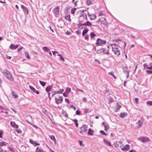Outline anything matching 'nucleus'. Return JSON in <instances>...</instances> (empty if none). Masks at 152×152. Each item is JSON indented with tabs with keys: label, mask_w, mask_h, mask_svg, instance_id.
<instances>
[{
	"label": "nucleus",
	"mask_w": 152,
	"mask_h": 152,
	"mask_svg": "<svg viewBox=\"0 0 152 152\" xmlns=\"http://www.w3.org/2000/svg\"><path fill=\"white\" fill-rule=\"evenodd\" d=\"M88 14V11L86 10H82L81 15L78 18L79 22L81 23L87 19V14Z\"/></svg>",
	"instance_id": "obj_1"
},
{
	"label": "nucleus",
	"mask_w": 152,
	"mask_h": 152,
	"mask_svg": "<svg viewBox=\"0 0 152 152\" xmlns=\"http://www.w3.org/2000/svg\"><path fill=\"white\" fill-rule=\"evenodd\" d=\"M87 126L83 124L82 126L79 128L78 129L80 133L83 136H84L86 134V132L87 131Z\"/></svg>",
	"instance_id": "obj_2"
},
{
	"label": "nucleus",
	"mask_w": 152,
	"mask_h": 152,
	"mask_svg": "<svg viewBox=\"0 0 152 152\" xmlns=\"http://www.w3.org/2000/svg\"><path fill=\"white\" fill-rule=\"evenodd\" d=\"M3 72L7 78L11 81H14V79L12 76V74L10 72L5 69L4 70Z\"/></svg>",
	"instance_id": "obj_3"
},
{
	"label": "nucleus",
	"mask_w": 152,
	"mask_h": 152,
	"mask_svg": "<svg viewBox=\"0 0 152 152\" xmlns=\"http://www.w3.org/2000/svg\"><path fill=\"white\" fill-rule=\"evenodd\" d=\"M95 49L96 53L98 54L103 53L105 54H109V50L108 49L102 48L98 50H96L95 48Z\"/></svg>",
	"instance_id": "obj_4"
},
{
	"label": "nucleus",
	"mask_w": 152,
	"mask_h": 152,
	"mask_svg": "<svg viewBox=\"0 0 152 152\" xmlns=\"http://www.w3.org/2000/svg\"><path fill=\"white\" fill-rule=\"evenodd\" d=\"M106 43V41L105 40L98 38L97 39L96 44L97 46H102Z\"/></svg>",
	"instance_id": "obj_5"
},
{
	"label": "nucleus",
	"mask_w": 152,
	"mask_h": 152,
	"mask_svg": "<svg viewBox=\"0 0 152 152\" xmlns=\"http://www.w3.org/2000/svg\"><path fill=\"white\" fill-rule=\"evenodd\" d=\"M60 7L59 6H57L53 10V12L55 17H58Z\"/></svg>",
	"instance_id": "obj_6"
},
{
	"label": "nucleus",
	"mask_w": 152,
	"mask_h": 152,
	"mask_svg": "<svg viewBox=\"0 0 152 152\" xmlns=\"http://www.w3.org/2000/svg\"><path fill=\"white\" fill-rule=\"evenodd\" d=\"M55 100L56 101V103L57 104L61 103L63 101V96H58L57 97H55Z\"/></svg>",
	"instance_id": "obj_7"
},
{
	"label": "nucleus",
	"mask_w": 152,
	"mask_h": 152,
	"mask_svg": "<svg viewBox=\"0 0 152 152\" xmlns=\"http://www.w3.org/2000/svg\"><path fill=\"white\" fill-rule=\"evenodd\" d=\"M138 140L143 142H146L149 141V139L147 137H142L138 138Z\"/></svg>",
	"instance_id": "obj_8"
},
{
	"label": "nucleus",
	"mask_w": 152,
	"mask_h": 152,
	"mask_svg": "<svg viewBox=\"0 0 152 152\" xmlns=\"http://www.w3.org/2000/svg\"><path fill=\"white\" fill-rule=\"evenodd\" d=\"M112 51L116 55L119 56L120 54L119 50H118V48H112Z\"/></svg>",
	"instance_id": "obj_9"
},
{
	"label": "nucleus",
	"mask_w": 152,
	"mask_h": 152,
	"mask_svg": "<svg viewBox=\"0 0 152 152\" xmlns=\"http://www.w3.org/2000/svg\"><path fill=\"white\" fill-rule=\"evenodd\" d=\"M150 66H149L148 65L146 64H143V66L144 69H147L150 70H152V62L150 64Z\"/></svg>",
	"instance_id": "obj_10"
},
{
	"label": "nucleus",
	"mask_w": 152,
	"mask_h": 152,
	"mask_svg": "<svg viewBox=\"0 0 152 152\" xmlns=\"http://www.w3.org/2000/svg\"><path fill=\"white\" fill-rule=\"evenodd\" d=\"M121 150L122 151H128L129 150L130 148V146L128 144L126 145L125 146L122 147V146H120Z\"/></svg>",
	"instance_id": "obj_11"
},
{
	"label": "nucleus",
	"mask_w": 152,
	"mask_h": 152,
	"mask_svg": "<svg viewBox=\"0 0 152 152\" xmlns=\"http://www.w3.org/2000/svg\"><path fill=\"white\" fill-rule=\"evenodd\" d=\"M21 8H22L23 11L25 14H28V10L27 7L23 5H21Z\"/></svg>",
	"instance_id": "obj_12"
},
{
	"label": "nucleus",
	"mask_w": 152,
	"mask_h": 152,
	"mask_svg": "<svg viewBox=\"0 0 152 152\" xmlns=\"http://www.w3.org/2000/svg\"><path fill=\"white\" fill-rule=\"evenodd\" d=\"M143 122L139 120L136 122V124L137 125L136 128L137 129L140 128L142 125Z\"/></svg>",
	"instance_id": "obj_13"
},
{
	"label": "nucleus",
	"mask_w": 152,
	"mask_h": 152,
	"mask_svg": "<svg viewBox=\"0 0 152 152\" xmlns=\"http://www.w3.org/2000/svg\"><path fill=\"white\" fill-rule=\"evenodd\" d=\"M18 47V45H15L14 44H11L10 47V48L12 50H15Z\"/></svg>",
	"instance_id": "obj_14"
},
{
	"label": "nucleus",
	"mask_w": 152,
	"mask_h": 152,
	"mask_svg": "<svg viewBox=\"0 0 152 152\" xmlns=\"http://www.w3.org/2000/svg\"><path fill=\"white\" fill-rule=\"evenodd\" d=\"M87 14H88V16L90 17V20H94L96 17L94 14L90 15L88 13Z\"/></svg>",
	"instance_id": "obj_15"
},
{
	"label": "nucleus",
	"mask_w": 152,
	"mask_h": 152,
	"mask_svg": "<svg viewBox=\"0 0 152 152\" xmlns=\"http://www.w3.org/2000/svg\"><path fill=\"white\" fill-rule=\"evenodd\" d=\"M103 141L104 142L105 144L108 146H111L112 145L110 142V141H108L107 140L105 139H104L103 140Z\"/></svg>",
	"instance_id": "obj_16"
},
{
	"label": "nucleus",
	"mask_w": 152,
	"mask_h": 152,
	"mask_svg": "<svg viewBox=\"0 0 152 152\" xmlns=\"http://www.w3.org/2000/svg\"><path fill=\"white\" fill-rule=\"evenodd\" d=\"M80 25L82 26H91L92 25L91 23L89 21H87L83 23H80Z\"/></svg>",
	"instance_id": "obj_17"
},
{
	"label": "nucleus",
	"mask_w": 152,
	"mask_h": 152,
	"mask_svg": "<svg viewBox=\"0 0 152 152\" xmlns=\"http://www.w3.org/2000/svg\"><path fill=\"white\" fill-rule=\"evenodd\" d=\"M10 125L12 127L15 128H18V125L16 124L14 122H10Z\"/></svg>",
	"instance_id": "obj_18"
},
{
	"label": "nucleus",
	"mask_w": 152,
	"mask_h": 152,
	"mask_svg": "<svg viewBox=\"0 0 152 152\" xmlns=\"http://www.w3.org/2000/svg\"><path fill=\"white\" fill-rule=\"evenodd\" d=\"M53 87V85H52L51 86H49L45 88V90L46 92H49L50 91L51 89H52Z\"/></svg>",
	"instance_id": "obj_19"
},
{
	"label": "nucleus",
	"mask_w": 152,
	"mask_h": 152,
	"mask_svg": "<svg viewBox=\"0 0 152 152\" xmlns=\"http://www.w3.org/2000/svg\"><path fill=\"white\" fill-rule=\"evenodd\" d=\"M8 143L5 141H3L0 142V149H1V146H6Z\"/></svg>",
	"instance_id": "obj_20"
},
{
	"label": "nucleus",
	"mask_w": 152,
	"mask_h": 152,
	"mask_svg": "<svg viewBox=\"0 0 152 152\" xmlns=\"http://www.w3.org/2000/svg\"><path fill=\"white\" fill-rule=\"evenodd\" d=\"M94 131L90 128L89 129L88 132V134L90 135H93Z\"/></svg>",
	"instance_id": "obj_21"
},
{
	"label": "nucleus",
	"mask_w": 152,
	"mask_h": 152,
	"mask_svg": "<svg viewBox=\"0 0 152 152\" xmlns=\"http://www.w3.org/2000/svg\"><path fill=\"white\" fill-rule=\"evenodd\" d=\"M90 36L91 39H94V37H96V35L94 32H92L90 33Z\"/></svg>",
	"instance_id": "obj_22"
},
{
	"label": "nucleus",
	"mask_w": 152,
	"mask_h": 152,
	"mask_svg": "<svg viewBox=\"0 0 152 152\" xmlns=\"http://www.w3.org/2000/svg\"><path fill=\"white\" fill-rule=\"evenodd\" d=\"M49 137L53 141V142L55 143H56V140L54 135H50Z\"/></svg>",
	"instance_id": "obj_23"
},
{
	"label": "nucleus",
	"mask_w": 152,
	"mask_h": 152,
	"mask_svg": "<svg viewBox=\"0 0 152 152\" xmlns=\"http://www.w3.org/2000/svg\"><path fill=\"white\" fill-rule=\"evenodd\" d=\"M36 152H43V151L41 149V147H37L36 150Z\"/></svg>",
	"instance_id": "obj_24"
},
{
	"label": "nucleus",
	"mask_w": 152,
	"mask_h": 152,
	"mask_svg": "<svg viewBox=\"0 0 152 152\" xmlns=\"http://www.w3.org/2000/svg\"><path fill=\"white\" fill-rule=\"evenodd\" d=\"M127 113H126L124 112L123 113H121L120 115V117L124 118L125 116H127Z\"/></svg>",
	"instance_id": "obj_25"
},
{
	"label": "nucleus",
	"mask_w": 152,
	"mask_h": 152,
	"mask_svg": "<svg viewBox=\"0 0 152 152\" xmlns=\"http://www.w3.org/2000/svg\"><path fill=\"white\" fill-rule=\"evenodd\" d=\"M12 94L13 96L15 98H17L18 96L17 94L14 91H12Z\"/></svg>",
	"instance_id": "obj_26"
},
{
	"label": "nucleus",
	"mask_w": 152,
	"mask_h": 152,
	"mask_svg": "<svg viewBox=\"0 0 152 152\" xmlns=\"http://www.w3.org/2000/svg\"><path fill=\"white\" fill-rule=\"evenodd\" d=\"M86 4L88 6H89L92 4L91 1V0H87L86 2Z\"/></svg>",
	"instance_id": "obj_27"
},
{
	"label": "nucleus",
	"mask_w": 152,
	"mask_h": 152,
	"mask_svg": "<svg viewBox=\"0 0 152 152\" xmlns=\"http://www.w3.org/2000/svg\"><path fill=\"white\" fill-rule=\"evenodd\" d=\"M72 120L74 122L76 126L77 127H78V124L77 123V120L76 119H72Z\"/></svg>",
	"instance_id": "obj_28"
},
{
	"label": "nucleus",
	"mask_w": 152,
	"mask_h": 152,
	"mask_svg": "<svg viewBox=\"0 0 152 152\" xmlns=\"http://www.w3.org/2000/svg\"><path fill=\"white\" fill-rule=\"evenodd\" d=\"M128 68L127 66L124 67L123 68V72L125 73H127V72H129L127 71Z\"/></svg>",
	"instance_id": "obj_29"
},
{
	"label": "nucleus",
	"mask_w": 152,
	"mask_h": 152,
	"mask_svg": "<svg viewBox=\"0 0 152 152\" xmlns=\"http://www.w3.org/2000/svg\"><path fill=\"white\" fill-rule=\"evenodd\" d=\"M88 29H85L82 32V35L84 36L88 31Z\"/></svg>",
	"instance_id": "obj_30"
},
{
	"label": "nucleus",
	"mask_w": 152,
	"mask_h": 152,
	"mask_svg": "<svg viewBox=\"0 0 152 152\" xmlns=\"http://www.w3.org/2000/svg\"><path fill=\"white\" fill-rule=\"evenodd\" d=\"M42 50L45 52H48L49 49L47 47H44L42 48Z\"/></svg>",
	"instance_id": "obj_31"
},
{
	"label": "nucleus",
	"mask_w": 152,
	"mask_h": 152,
	"mask_svg": "<svg viewBox=\"0 0 152 152\" xmlns=\"http://www.w3.org/2000/svg\"><path fill=\"white\" fill-rule=\"evenodd\" d=\"M121 106L119 105L118 103H117V107L115 110L114 111L115 112L118 111V110H119L120 108H121Z\"/></svg>",
	"instance_id": "obj_32"
},
{
	"label": "nucleus",
	"mask_w": 152,
	"mask_h": 152,
	"mask_svg": "<svg viewBox=\"0 0 152 152\" xmlns=\"http://www.w3.org/2000/svg\"><path fill=\"white\" fill-rule=\"evenodd\" d=\"M39 82L41 85L43 86H44L46 85V83L45 82L42 81L41 80H39Z\"/></svg>",
	"instance_id": "obj_33"
},
{
	"label": "nucleus",
	"mask_w": 152,
	"mask_h": 152,
	"mask_svg": "<svg viewBox=\"0 0 152 152\" xmlns=\"http://www.w3.org/2000/svg\"><path fill=\"white\" fill-rule=\"evenodd\" d=\"M70 15H67L65 17V19L69 21H71V20L70 18Z\"/></svg>",
	"instance_id": "obj_34"
},
{
	"label": "nucleus",
	"mask_w": 152,
	"mask_h": 152,
	"mask_svg": "<svg viewBox=\"0 0 152 152\" xmlns=\"http://www.w3.org/2000/svg\"><path fill=\"white\" fill-rule=\"evenodd\" d=\"M71 90V88H67L66 89V92L68 94L70 92Z\"/></svg>",
	"instance_id": "obj_35"
},
{
	"label": "nucleus",
	"mask_w": 152,
	"mask_h": 152,
	"mask_svg": "<svg viewBox=\"0 0 152 152\" xmlns=\"http://www.w3.org/2000/svg\"><path fill=\"white\" fill-rule=\"evenodd\" d=\"M104 126V130L105 131H107L109 129V126L107 124H106V125H105Z\"/></svg>",
	"instance_id": "obj_36"
},
{
	"label": "nucleus",
	"mask_w": 152,
	"mask_h": 152,
	"mask_svg": "<svg viewBox=\"0 0 152 152\" xmlns=\"http://www.w3.org/2000/svg\"><path fill=\"white\" fill-rule=\"evenodd\" d=\"M76 10V8H72L71 10V13L72 14H74Z\"/></svg>",
	"instance_id": "obj_37"
},
{
	"label": "nucleus",
	"mask_w": 152,
	"mask_h": 152,
	"mask_svg": "<svg viewBox=\"0 0 152 152\" xmlns=\"http://www.w3.org/2000/svg\"><path fill=\"white\" fill-rule=\"evenodd\" d=\"M111 45L112 46V48H118V45H116L115 43L113 44H111Z\"/></svg>",
	"instance_id": "obj_38"
},
{
	"label": "nucleus",
	"mask_w": 152,
	"mask_h": 152,
	"mask_svg": "<svg viewBox=\"0 0 152 152\" xmlns=\"http://www.w3.org/2000/svg\"><path fill=\"white\" fill-rule=\"evenodd\" d=\"M29 88L30 89L32 90L34 92L36 90L35 89L33 86H30Z\"/></svg>",
	"instance_id": "obj_39"
},
{
	"label": "nucleus",
	"mask_w": 152,
	"mask_h": 152,
	"mask_svg": "<svg viewBox=\"0 0 152 152\" xmlns=\"http://www.w3.org/2000/svg\"><path fill=\"white\" fill-rule=\"evenodd\" d=\"M100 133L102 134V135H107V134L105 133L103 130H100Z\"/></svg>",
	"instance_id": "obj_40"
},
{
	"label": "nucleus",
	"mask_w": 152,
	"mask_h": 152,
	"mask_svg": "<svg viewBox=\"0 0 152 152\" xmlns=\"http://www.w3.org/2000/svg\"><path fill=\"white\" fill-rule=\"evenodd\" d=\"M64 91V90L61 89H60V91H57V94H60L62 93L63 91Z\"/></svg>",
	"instance_id": "obj_41"
},
{
	"label": "nucleus",
	"mask_w": 152,
	"mask_h": 152,
	"mask_svg": "<svg viewBox=\"0 0 152 152\" xmlns=\"http://www.w3.org/2000/svg\"><path fill=\"white\" fill-rule=\"evenodd\" d=\"M146 72L149 74H152V70H147L146 71Z\"/></svg>",
	"instance_id": "obj_42"
},
{
	"label": "nucleus",
	"mask_w": 152,
	"mask_h": 152,
	"mask_svg": "<svg viewBox=\"0 0 152 152\" xmlns=\"http://www.w3.org/2000/svg\"><path fill=\"white\" fill-rule=\"evenodd\" d=\"M25 55L26 56V57L28 58V59H30V57L29 56V54L28 53H25Z\"/></svg>",
	"instance_id": "obj_43"
},
{
	"label": "nucleus",
	"mask_w": 152,
	"mask_h": 152,
	"mask_svg": "<svg viewBox=\"0 0 152 152\" xmlns=\"http://www.w3.org/2000/svg\"><path fill=\"white\" fill-rule=\"evenodd\" d=\"M109 74H110L114 78H116V77L115 76V75H114L113 72H110L109 73Z\"/></svg>",
	"instance_id": "obj_44"
},
{
	"label": "nucleus",
	"mask_w": 152,
	"mask_h": 152,
	"mask_svg": "<svg viewBox=\"0 0 152 152\" xmlns=\"http://www.w3.org/2000/svg\"><path fill=\"white\" fill-rule=\"evenodd\" d=\"M146 103L148 104H149L151 106L152 105V101H148Z\"/></svg>",
	"instance_id": "obj_45"
},
{
	"label": "nucleus",
	"mask_w": 152,
	"mask_h": 152,
	"mask_svg": "<svg viewBox=\"0 0 152 152\" xmlns=\"http://www.w3.org/2000/svg\"><path fill=\"white\" fill-rule=\"evenodd\" d=\"M80 111L78 110H76V113L77 115H78L80 114Z\"/></svg>",
	"instance_id": "obj_46"
},
{
	"label": "nucleus",
	"mask_w": 152,
	"mask_h": 152,
	"mask_svg": "<svg viewBox=\"0 0 152 152\" xmlns=\"http://www.w3.org/2000/svg\"><path fill=\"white\" fill-rule=\"evenodd\" d=\"M29 142L31 144H32L33 145L34 144V143L35 142V141H34L33 140L30 139H29Z\"/></svg>",
	"instance_id": "obj_47"
},
{
	"label": "nucleus",
	"mask_w": 152,
	"mask_h": 152,
	"mask_svg": "<svg viewBox=\"0 0 152 152\" xmlns=\"http://www.w3.org/2000/svg\"><path fill=\"white\" fill-rule=\"evenodd\" d=\"M40 145V144L39 143H38L36 142H35L34 144H33L34 146L35 147L38 145Z\"/></svg>",
	"instance_id": "obj_48"
},
{
	"label": "nucleus",
	"mask_w": 152,
	"mask_h": 152,
	"mask_svg": "<svg viewBox=\"0 0 152 152\" xmlns=\"http://www.w3.org/2000/svg\"><path fill=\"white\" fill-rule=\"evenodd\" d=\"M68 93L66 92H64V94H63V96L65 97H67L68 96Z\"/></svg>",
	"instance_id": "obj_49"
},
{
	"label": "nucleus",
	"mask_w": 152,
	"mask_h": 152,
	"mask_svg": "<svg viewBox=\"0 0 152 152\" xmlns=\"http://www.w3.org/2000/svg\"><path fill=\"white\" fill-rule=\"evenodd\" d=\"M138 100H139L138 98H134V101L136 103L138 104Z\"/></svg>",
	"instance_id": "obj_50"
},
{
	"label": "nucleus",
	"mask_w": 152,
	"mask_h": 152,
	"mask_svg": "<svg viewBox=\"0 0 152 152\" xmlns=\"http://www.w3.org/2000/svg\"><path fill=\"white\" fill-rule=\"evenodd\" d=\"M3 134V132L2 130H1L0 131V138H2V135Z\"/></svg>",
	"instance_id": "obj_51"
},
{
	"label": "nucleus",
	"mask_w": 152,
	"mask_h": 152,
	"mask_svg": "<svg viewBox=\"0 0 152 152\" xmlns=\"http://www.w3.org/2000/svg\"><path fill=\"white\" fill-rule=\"evenodd\" d=\"M63 114H64V115L65 116V117H68V114L66 113V112H64Z\"/></svg>",
	"instance_id": "obj_52"
},
{
	"label": "nucleus",
	"mask_w": 152,
	"mask_h": 152,
	"mask_svg": "<svg viewBox=\"0 0 152 152\" xmlns=\"http://www.w3.org/2000/svg\"><path fill=\"white\" fill-rule=\"evenodd\" d=\"M17 132L18 133H21L22 132V131L20 129H18L16 130Z\"/></svg>",
	"instance_id": "obj_53"
},
{
	"label": "nucleus",
	"mask_w": 152,
	"mask_h": 152,
	"mask_svg": "<svg viewBox=\"0 0 152 152\" xmlns=\"http://www.w3.org/2000/svg\"><path fill=\"white\" fill-rule=\"evenodd\" d=\"M95 61L96 62H97L98 64H101L100 62L97 59H95Z\"/></svg>",
	"instance_id": "obj_54"
},
{
	"label": "nucleus",
	"mask_w": 152,
	"mask_h": 152,
	"mask_svg": "<svg viewBox=\"0 0 152 152\" xmlns=\"http://www.w3.org/2000/svg\"><path fill=\"white\" fill-rule=\"evenodd\" d=\"M76 32L78 34H80L81 33V31L79 30H77L76 31Z\"/></svg>",
	"instance_id": "obj_55"
},
{
	"label": "nucleus",
	"mask_w": 152,
	"mask_h": 152,
	"mask_svg": "<svg viewBox=\"0 0 152 152\" xmlns=\"http://www.w3.org/2000/svg\"><path fill=\"white\" fill-rule=\"evenodd\" d=\"M84 112L86 113H87L88 112L89 110L88 109H84Z\"/></svg>",
	"instance_id": "obj_56"
},
{
	"label": "nucleus",
	"mask_w": 152,
	"mask_h": 152,
	"mask_svg": "<svg viewBox=\"0 0 152 152\" xmlns=\"http://www.w3.org/2000/svg\"><path fill=\"white\" fill-rule=\"evenodd\" d=\"M76 91H80L82 92H83V93L84 92V91L83 90H82L81 89H79V88H77L76 89Z\"/></svg>",
	"instance_id": "obj_57"
},
{
	"label": "nucleus",
	"mask_w": 152,
	"mask_h": 152,
	"mask_svg": "<svg viewBox=\"0 0 152 152\" xmlns=\"http://www.w3.org/2000/svg\"><path fill=\"white\" fill-rule=\"evenodd\" d=\"M59 59L61 60H62V61H64V59L62 57V56H60V58H59Z\"/></svg>",
	"instance_id": "obj_58"
},
{
	"label": "nucleus",
	"mask_w": 152,
	"mask_h": 152,
	"mask_svg": "<svg viewBox=\"0 0 152 152\" xmlns=\"http://www.w3.org/2000/svg\"><path fill=\"white\" fill-rule=\"evenodd\" d=\"M23 48L22 47L18 48V49L17 50L18 52H19L20 51L22 50V49Z\"/></svg>",
	"instance_id": "obj_59"
},
{
	"label": "nucleus",
	"mask_w": 152,
	"mask_h": 152,
	"mask_svg": "<svg viewBox=\"0 0 152 152\" xmlns=\"http://www.w3.org/2000/svg\"><path fill=\"white\" fill-rule=\"evenodd\" d=\"M0 110H6V109L3 107L2 106L0 105Z\"/></svg>",
	"instance_id": "obj_60"
},
{
	"label": "nucleus",
	"mask_w": 152,
	"mask_h": 152,
	"mask_svg": "<svg viewBox=\"0 0 152 152\" xmlns=\"http://www.w3.org/2000/svg\"><path fill=\"white\" fill-rule=\"evenodd\" d=\"M113 41L115 42H117L118 41H121V40L119 39H116L115 40H113Z\"/></svg>",
	"instance_id": "obj_61"
},
{
	"label": "nucleus",
	"mask_w": 152,
	"mask_h": 152,
	"mask_svg": "<svg viewBox=\"0 0 152 152\" xmlns=\"http://www.w3.org/2000/svg\"><path fill=\"white\" fill-rule=\"evenodd\" d=\"M11 109L15 113H16V110L15 109H14L13 108H11Z\"/></svg>",
	"instance_id": "obj_62"
},
{
	"label": "nucleus",
	"mask_w": 152,
	"mask_h": 152,
	"mask_svg": "<svg viewBox=\"0 0 152 152\" xmlns=\"http://www.w3.org/2000/svg\"><path fill=\"white\" fill-rule=\"evenodd\" d=\"M65 101L67 103H69V99H65Z\"/></svg>",
	"instance_id": "obj_63"
},
{
	"label": "nucleus",
	"mask_w": 152,
	"mask_h": 152,
	"mask_svg": "<svg viewBox=\"0 0 152 152\" xmlns=\"http://www.w3.org/2000/svg\"><path fill=\"white\" fill-rule=\"evenodd\" d=\"M0 152H7L6 150H4L1 148Z\"/></svg>",
	"instance_id": "obj_64"
}]
</instances>
